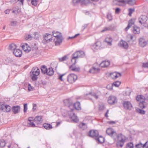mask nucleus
Here are the masks:
<instances>
[{"mask_svg": "<svg viewBox=\"0 0 148 148\" xmlns=\"http://www.w3.org/2000/svg\"><path fill=\"white\" fill-rule=\"evenodd\" d=\"M136 100L139 101V106L142 108H145L147 105V103L145 102V98L143 96L138 95L136 97Z\"/></svg>", "mask_w": 148, "mask_h": 148, "instance_id": "f257e3e1", "label": "nucleus"}, {"mask_svg": "<svg viewBox=\"0 0 148 148\" xmlns=\"http://www.w3.org/2000/svg\"><path fill=\"white\" fill-rule=\"evenodd\" d=\"M116 138L118 139L116 144L117 146L122 147L123 146L125 140V136L121 134L118 135L117 134Z\"/></svg>", "mask_w": 148, "mask_h": 148, "instance_id": "f03ea898", "label": "nucleus"}, {"mask_svg": "<svg viewBox=\"0 0 148 148\" xmlns=\"http://www.w3.org/2000/svg\"><path fill=\"white\" fill-rule=\"evenodd\" d=\"M40 71L37 67L33 68L30 73L31 77L33 80L35 81L37 79V76L39 74Z\"/></svg>", "mask_w": 148, "mask_h": 148, "instance_id": "7ed1b4c3", "label": "nucleus"}, {"mask_svg": "<svg viewBox=\"0 0 148 148\" xmlns=\"http://www.w3.org/2000/svg\"><path fill=\"white\" fill-rule=\"evenodd\" d=\"M117 5L121 6H124L126 4L131 5H133L136 3L135 0H119L118 1Z\"/></svg>", "mask_w": 148, "mask_h": 148, "instance_id": "20e7f679", "label": "nucleus"}, {"mask_svg": "<svg viewBox=\"0 0 148 148\" xmlns=\"http://www.w3.org/2000/svg\"><path fill=\"white\" fill-rule=\"evenodd\" d=\"M77 77L76 75L71 73L68 75L67 77V81L70 84L74 83L77 79Z\"/></svg>", "mask_w": 148, "mask_h": 148, "instance_id": "39448f33", "label": "nucleus"}, {"mask_svg": "<svg viewBox=\"0 0 148 148\" xmlns=\"http://www.w3.org/2000/svg\"><path fill=\"white\" fill-rule=\"evenodd\" d=\"M107 134L111 136L114 140H116L117 134L114 130L111 128H108L106 131Z\"/></svg>", "mask_w": 148, "mask_h": 148, "instance_id": "423d86ee", "label": "nucleus"}, {"mask_svg": "<svg viewBox=\"0 0 148 148\" xmlns=\"http://www.w3.org/2000/svg\"><path fill=\"white\" fill-rule=\"evenodd\" d=\"M108 103L110 105L114 104L117 101L116 98L114 96H110L108 98Z\"/></svg>", "mask_w": 148, "mask_h": 148, "instance_id": "0eeeda50", "label": "nucleus"}, {"mask_svg": "<svg viewBox=\"0 0 148 148\" xmlns=\"http://www.w3.org/2000/svg\"><path fill=\"white\" fill-rule=\"evenodd\" d=\"M43 38L45 42H48L52 40V36L51 34L46 33L44 36Z\"/></svg>", "mask_w": 148, "mask_h": 148, "instance_id": "6e6552de", "label": "nucleus"}, {"mask_svg": "<svg viewBox=\"0 0 148 148\" xmlns=\"http://www.w3.org/2000/svg\"><path fill=\"white\" fill-rule=\"evenodd\" d=\"M118 45L119 47L125 49H127L128 47V45L127 42L122 40L120 41Z\"/></svg>", "mask_w": 148, "mask_h": 148, "instance_id": "1a4fd4ad", "label": "nucleus"}, {"mask_svg": "<svg viewBox=\"0 0 148 148\" xmlns=\"http://www.w3.org/2000/svg\"><path fill=\"white\" fill-rule=\"evenodd\" d=\"M88 135L91 137L97 138L99 135L98 132L96 130H91L89 131Z\"/></svg>", "mask_w": 148, "mask_h": 148, "instance_id": "9d476101", "label": "nucleus"}, {"mask_svg": "<svg viewBox=\"0 0 148 148\" xmlns=\"http://www.w3.org/2000/svg\"><path fill=\"white\" fill-rule=\"evenodd\" d=\"M63 40V38L62 36H59V37L55 38L54 40L56 45H60L62 43Z\"/></svg>", "mask_w": 148, "mask_h": 148, "instance_id": "9b49d317", "label": "nucleus"}, {"mask_svg": "<svg viewBox=\"0 0 148 148\" xmlns=\"http://www.w3.org/2000/svg\"><path fill=\"white\" fill-rule=\"evenodd\" d=\"M121 82L119 81H116L113 82L111 86L108 85L107 86V88L109 89H112V87L114 86L116 87H118L120 85Z\"/></svg>", "mask_w": 148, "mask_h": 148, "instance_id": "f8f14e48", "label": "nucleus"}, {"mask_svg": "<svg viewBox=\"0 0 148 148\" xmlns=\"http://www.w3.org/2000/svg\"><path fill=\"white\" fill-rule=\"evenodd\" d=\"M138 21L141 24H144L147 21V17L145 15H141L138 18Z\"/></svg>", "mask_w": 148, "mask_h": 148, "instance_id": "ddd939ff", "label": "nucleus"}, {"mask_svg": "<svg viewBox=\"0 0 148 148\" xmlns=\"http://www.w3.org/2000/svg\"><path fill=\"white\" fill-rule=\"evenodd\" d=\"M124 108L126 109L130 110L132 108V106L131 103L128 101H124L123 103Z\"/></svg>", "mask_w": 148, "mask_h": 148, "instance_id": "4468645a", "label": "nucleus"}, {"mask_svg": "<svg viewBox=\"0 0 148 148\" xmlns=\"http://www.w3.org/2000/svg\"><path fill=\"white\" fill-rule=\"evenodd\" d=\"M110 62L109 61L105 60L103 61L100 64L99 66L101 68H106L110 65Z\"/></svg>", "mask_w": 148, "mask_h": 148, "instance_id": "2eb2a0df", "label": "nucleus"}, {"mask_svg": "<svg viewBox=\"0 0 148 148\" xmlns=\"http://www.w3.org/2000/svg\"><path fill=\"white\" fill-rule=\"evenodd\" d=\"M1 109L4 112H8L10 110V107L8 105H2Z\"/></svg>", "mask_w": 148, "mask_h": 148, "instance_id": "dca6fc26", "label": "nucleus"}, {"mask_svg": "<svg viewBox=\"0 0 148 148\" xmlns=\"http://www.w3.org/2000/svg\"><path fill=\"white\" fill-rule=\"evenodd\" d=\"M64 102L65 106L69 108L72 107L73 103L72 101L70 99H66L64 101Z\"/></svg>", "mask_w": 148, "mask_h": 148, "instance_id": "f3484780", "label": "nucleus"}, {"mask_svg": "<svg viewBox=\"0 0 148 148\" xmlns=\"http://www.w3.org/2000/svg\"><path fill=\"white\" fill-rule=\"evenodd\" d=\"M21 45V47L23 49L25 52L28 53L30 50V47L27 44H22Z\"/></svg>", "mask_w": 148, "mask_h": 148, "instance_id": "a211bd4d", "label": "nucleus"}, {"mask_svg": "<svg viewBox=\"0 0 148 148\" xmlns=\"http://www.w3.org/2000/svg\"><path fill=\"white\" fill-rule=\"evenodd\" d=\"M121 74L117 72H114L110 74L111 77L113 79H116L121 76Z\"/></svg>", "mask_w": 148, "mask_h": 148, "instance_id": "6ab92c4d", "label": "nucleus"}, {"mask_svg": "<svg viewBox=\"0 0 148 148\" xmlns=\"http://www.w3.org/2000/svg\"><path fill=\"white\" fill-rule=\"evenodd\" d=\"M78 58V54L76 52H75L72 55L71 61L73 62H74L73 64H75L76 63V61L77 59Z\"/></svg>", "mask_w": 148, "mask_h": 148, "instance_id": "aec40b11", "label": "nucleus"}, {"mask_svg": "<svg viewBox=\"0 0 148 148\" xmlns=\"http://www.w3.org/2000/svg\"><path fill=\"white\" fill-rule=\"evenodd\" d=\"M139 44L140 46L142 47H144L147 44V42L145 39L143 38H140L139 40Z\"/></svg>", "mask_w": 148, "mask_h": 148, "instance_id": "412c9836", "label": "nucleus"}, {"mask_svg": "<svg viewBox=\"0 0 148 148\" xmlns=\"http://www.w3.org/2000/svg\"><path fill=\"white\" fill-rule=\"evenodd\" d=\"M70 117L74 123H77L79 119L76 115L74 113L70 114Z\"/></svg>", "mask_w": 148, "mask_h": 148, "instance_id": "4be33fe9", "label": "nucleus"}, {"mask_svg": "<svg viewBox=\"0 0 148 148\" xmlns=\"http://www.w3.org/2000/svg\"><path fill=\"white\" fill-rule=\"evenodd\" d=\"M13 52L14 54L17 57H20L21 56L22 51L19 49H14Z\"/></svg>", "mask_w": 148, "mask_h": 148, "instance_id": "5701e85b", "label": "nucleus"}, {"mask_svg": "<svg viewBox=\"0 0 148 148\" xmlns=\"http://www.w3.org/2000/svg\"><path fill=\"white\" fill-rule=\"evenodd\" d=\"M34 121L38 124L41 123L42 121V116H36L34 119Z\"/></svg>", "mask_w": 148, "mask_h": 148, "instance_id": "b1692460", "label": "nucleus"}, {"mask_svg": "<svg viewBox=\"0 0 148 148\" xmlns=\"http://www.w3.org/2000/svg\"><path fill=\"white\" fill-rule=\"evenodd\" d=\"M99 70L100 69L99 68L93 67L90 69L89 72L92 73H97L98 72Z\"/></svg>", "mask_w": 148, "mask_h": 148, "instance_id": "393cba45", "label": "nucleus"}, {"mask_svg": "<svg viewBox=\"0 0 148 148\" xmlns=\"http://www.w3.org/2000/svg\"><path fill=\"white\" fill-rule=\"evenodd\" d=\"M20 108L19 106H14L12 107V110L14 114H17L18 113L20 110Z\"/></svg>", "mask_w": 148, "mask_h": 148, "instance_id": "a878e982", "label": "nucleus"}, {"mask_svg": "<svg viewBox=\"0 0 148 148\" xmlns=\"http://www.w3.org/2000/svg\"><path fill=\"white\" fill-rule=\"evenodd\" d=\"M101 45V42L98 41L96 42L95 44L93 45L92 47L96 49H98L100 48Z\"/></svg>", "mask_w": 148, "mask_h": 148, "instance_id": "bb28decb", "label": "nucleus"}, {"mask_svg": "<svg viewBox=\"0 0 148 148\" xmlns=\"http://www.w3.org/2000/svg\"><path fill=\"white\" fill-rule=\"evenodd\" d=\"M72 106L74 107L76 110H80L81 109L80 103L79 102H76L74 105H73Z\"/></svg>", "mask_w": 148, "mask_h": 148, "instance_id": "cd10ccee", "label": "nucleus"}, {"mask_svg": "<svg viewBox=\"0 0 148 148\" xmlns=\"http://www.w3.org/2000/svg\"><path fill=\"white\" fill-rule=\"evenodd\" d=\"M43 126L47 130H50L53 128L51 125L47 123L43 124Z\"/></svg>", "mask_w": 148, "mask_h": 148, "instance_id": "c85d7f7f", "label": "nucleus"}, {"mask_svg": "<svg viewBox=\"0 0 148 148\" xmlns=\"http://www.w3.org/2000/svg\"><path fill=\"white\" fill-rule=\"evenodd\" d=\"M54 71L52 68H49L47 69L46 73L47 75L51 76L53 75Z\"/></svg>", "mask_w": 148, "mask_h": 148, "instance_id": "c756f323", "label": "nucleus"}, {"mask_svg": "<svg viewBox=\"0 0 148 148\" xmlns=\"http://www.w3.org/2000/svg\"><path fill=\"white\" fill-rule=\"evenodd\" d=\"M105 41L107 43V44L109 45H111L112 39L111 37H107L105 39Z\"/></svg>", "mask_w": 148, "mask_h": 148, "instance_id": "7c9ffc66", "label": "nucleus"}, {"mask_svg": "<svg viewBox=\"0 0 148 148\" xmlns=\"http://www.w3.org/2000/svg\"><path fill=\"white\" fill-rule=\"evenodd\" d=\"M86 95L88 96V97L90 99H91L90 98V96H92L96 99H97L98 98V96L95 93L93 92L86 94Z\"/></svg>", "mask_w": 148, "mask_h": 148, "instance_id": "2f4dec72", "label": "nucleus"}, {"mask_svg": "<svg viewBox=\"0 0 148 148\" xmlns=\"http://www.w3.org/2000/svg\"><path fill=\"white\" fill-rule=\"evenodd\" d=\"M53 35L55 38L59 37V36H62L61 33L57 31H53Z\"/></svg>", "mask_w": 148, "mask_h": 148, "instance_id": "473e14b6", "label": "nucleus"}, {"mask_svg": "<svg viewBox=\"0 0 148 148\" xmlns=\"http://www.w3.org/2000/svg\"><path fill=\"white\" fill-rule=\"evenodd\" d=\"M78 57L83 58L85 56V53L84 51H76Z\"/></svg>", "mask_w": 148, "mask_h": 148, "instance_id": "72a5a7b5", "label": "nucleus"}, {"mask_svg": "<svg viewBox=\"0 0 148 148\" xmlns=\"http://www.w3.org/2000/svg\"><path fill=\"white\" fill-rule=\"evenodd\" d=\"M140 28L136 26L134 27L133 32L135 34H138L140 33Z\"/></svg>", "mask_w": 148, "mask_h": 148, "instance_id": "f704fd0d", "label": "nucleus"}, {"mask_svg": "<svg viewBox=\"0 0 148 148\" xmlns=\"http://www.w3.org/2000/svg\"><path fill=\"white\" fill-rule=\"evenodd\" d=\"M68 59V56L66 55L62 58H59L58 60L60 62H63L67 60Z\"/></svg>", "mask_w": 148, "mask_h": 148, "instance_id": "c9c22d12", "label": "nucleus"}, {"mask_svg": "<svg viewBox=\"0 0 148 148\" xmlns=\"http://www.w3.org/2000/svg\"><path fill=\"white\" fill-rule=\"evenodd\" d=\"M79 126L83 130H85L87 128L86 125L84 123H81L79 125Z\"/></svg>", "mask_w": 148, "mask_h": 148, "instance_id": "e433bc0d", "label": "nucleus"}, {"mask_svg": "<svg viewBox=\"0 0 148 148\" xmlns=\"http://www.w3.org/2000/svg\"><path fill=\"white\" fill-rule=\"evenodd\" d=\"M41 69L42 72L44 74H45L47 73V69L45 66H43L41 67Z\"/></svg>", "mask_w": 148, "mask_h": 148, "instance_id": "4c0bfd02", "label": "nucleus"}, {"mask_svg": "<svg viewBox=\"0 0 148 148\" xmlns=\"http://www.w3.org/2000/svg\"><path fill=\"white\" fill-rule=\"evenodd\" d=\"M9 49L10 50L14 51V49H16V45L14 43H12L9 46Z\"/></svg>", "mask_w": 148, "mask_h": 148, "instance_id": "58836bf2", "label": "nucleus"}, {"mask_svg": "<svg viewBox=\"0 0 148 148\" xmlns=\"http://www.w3.org/2000/svg\"><path fill=\"white\" fill-rule=\"evenodd\" d=\"M96 140L100 143H102L104 142V138L101 136L96 138Z\"/></svg>", "mask_w": 148, "mask_h": 148, "instance_id": "ea45409f", "label": "nucleus"}, {"mask_svg": "<svg viewBox=\"0 0 148 148\" xmlns=\"http://www.w3.org/2000/svg\"><path fill=\"white\" fill-rule=\"evenodd\" d=\"M5 144V141L3 139H1L0 140V147H3Z\"/></svg>", "mask_w": 148, "mask_h": 148, "instance_id": "a19ab883", "label": "nucleus"}, {"mask_svg": "<svg viewBox=\"0 0 148 148\" xmlns=\"http://www.w3.org/2000/svg\"><path fill=\"white\" fill-rule=\"evenodd\" d=\"M70 69L73 71H79L80 70V68L79 67H73L72 66H70Z\"/></svg>", "mask_w": 148, "mask_h": 148, "instance_id": "79ce46f5", "label": "nucleus"}, {"mask_svg": "<svg viewBox=\"0 0 148 148\" xmlns=\"http://www.w3.org/2000/svg\"><path fill=\"white\" fill-rule=\"evenodd\" d=\"M136 110L137 112L142 114H145V111L144 110L139 108L137 109Z\"/></svg>", "mask_w": 148, "mask_h": 148, "instance_id": "37998d69", "label": "nucleus"}, {"mask_svg": "<svg viewBox=\"0 0 148 148\" xmlns=\"http://www.w3.org/2000/svg\"><path fill=\"white\" fill-rule=\"evenodd\" d=\"M109 31H112L114 29L115 27L113 25H111L107 27Z\"/></svg>", "mask_w": 148, "mask_h": 148, "instance_id": "c03bdc74", "label": "nucleus"}, {"mask_svg": "<svg viewBox=\"0 0 148 148\" xmlns=\"http://www.w3.org/2000/svg\"><path fill=\"white\" fill-rule=\"evenodd\" d=\"M135 20L134 19H131L128 22V25H129L130 26H132V25L134 24Z\"/></svg>", "mask_w": 148, "mask_h": 148, "instance_id": "a18cd8bd", "label": "nucleus"}, {"mask_svg": "<svg viewBox=\"0 0 148 148\" xmlns=\"http://www.w3.org/2000/svg\"><path fill=\"white\" fill-rule=\"evenodd\" d=\"M27 103H25L23 105V112L24 113H26L27 110Z\"/></svg>", "mask_w": 148, "mask_h": 148, "instance_id": "49530a36", "label": "nucleus"}, {"mask_svg": "<svg viewBox=\"0 0 148 148\" xmlns=\"http://www.w3.org/2000/svg\"><path fill=\"white\" fill-rule=\"evenodd\" d=\"M65 74V73L62 75L59 74L58 76V79L61 81H64V78H63V77Z\"/></svg>", "mask_w": 148, "mask_h": 148, "instance_id": "de8ad7c7", "label": "nucleus"}, {"mask_svg": "<svg viewBox=\"0 0 148 148\" xmlns=\"http://www.w3.org/2000/svg\"><path fill=\"white\" fill-rule=\"evenodd\" d=\"M126 148H133V144L132 143H128L127 145Z\"/></svg>", "mask_w": 148, "mask_h": 148, "instance_id": "09e8293b", "label": "nucleus"}, {"mask_svg": "<svg viewBox=\"0 0 148 148\" xmlns=\"http://www.w3.org/2000/svg\"><path fill=\"white\" fill-rule=\"evenodd\" d=\"M129 11V15L130 16H131L132 15V14L133 13V12H134L135 11V10L134 9L132 8H129L128 10Z\"/></svg>", "mask_w": 148, "mask_h": 148, "instance_id": "8fccbe9b", "label": "nucleus"}, {"mask_svg": "<svg viewBox=\"0 0 148 148\" xmlns=\"http://www.w3.org/2000/svg\"><path fill=\"white\" fill-rule=\"evenodd\" d=\"M136 148H143L144 147V145H143L142 144H138L136 145Z\"/></svg>", "mask_w": 148, "mask_h": 148, "instance_id": "3c124183", "label": "nucleus"}, {"mask_svg": "<svg viewBox=\"0 0 148 148\" xmlns=\"http://www.w3.org/2000/svg\"><path fill=\"white\" fill-rule=\"evenodd\" d=\"M107 18L109 21H110L112 19V16L111 14L108 13L107 15Z\"/></svg>", "mask_w": 148, "mask_h": 148, "instance_id": "603ef678", "label": "nucleus"}, {"mask_svg": "<svg viewBox=\"0 0 148 148\" xmlns=\"http://www.w3.org/2000/svg\"><path fill=\"white\" fill-rule=\"evenodd\" d=\"M81 0H73V3L74 5H76L77 4L80 2Z\"/></svg>", "mask_w": 148, "mask_h": 148, "instance_id": "864d4df0", "label": "nucleus"}, {"mask_svg": "<svg viewBox=\"0 0 148 148\" xmlns=\"http://www.w3.org/2000/svg\"><path fill=\"white\" fill-rule=\"evenodd\" d=\"M142 67L143 68H148V62L143 63Z\"/></svg>", "mask_w": 148, "mask_h": 148, "instance_id": "5fc2aeb1", "label": "nucleus"}, {"mask_svg": "<svg viewBox=\"0 0 148 148\" xmlns=\"http://www.w3.org/2000/svg\"><path fill=\"white\" fill-rule=\"evenodd\" d=\"M32 38V37L30 35H26L25 36L26 40H31Z\"/></svg>", "mask_w": 148, "mask_h": 148, "instance_id": "6e6d98bb", "label": "nucleus"}, {"mask_svg": "<svg viewBox=\"0 0 148 148\" xmlns=\"http://www.w3.org/2000/svg\"><path fill=\"white\" fill-rule=\"evenodd\" d=\"M28 124L31 125L32 127H36L34 123L33 122H32V121H30L28 123Z\"/></svg>", "mask_w": 148, "mask_h": 148, "instance_id": "4d7b16f0", "label": "nucleus"}, {"mask_svg": "<svg viewBox=\"0 0 148 148\" xmlns=\"http://www.w3.org/2000/svg\"><path fill=\"white\" fill-rule=\"evenodd\" d=\"M90 2V1L88 0H84L82 1V3L85 5H86Z\"/></svg>", "mask_w": 148, "mask_h": 148, "instance_id": "13d9d810", "label": "nucleus"}, {"mask_svg": "<svg viewBox=\"0 0 148 148\" xmlns=\"http://www.w3.org/2000/svg\"><path fill=\"white\" fill-rule=\"evenodd\" d=\"M34 88L32 87L30 84H28V90L29 91L33 90Z\"/></svg>", "mask_w": 148, "mask_h": 148, "instance_id": "bf43d9fd", "label": "nucleus"}, {"mask_svg": "<svg viewBox=\"0 0 148 148\" xmlns=\"http://www.w3.org/2000/svg\"><path fill=\"white\" fill-rule=\"evenodd\" d=\"M105 108L103 104H101L99 106V109L100 110H102Z\"/></svg>", "mask_w": 148, "mask_h": 148, "instance_id": "052dcab7", "label": "nucleus"}, {"mask_svg": "<svg viewBox=\"0 0 148 148\" xmlns=\"http://www.w3.org/2000/svg\"><path fill=\"white\" fill-rule=\"evenodd\" d=\"M16 22L15 21H12L11 23V25L12 26H15L16 25Z\"/></svg>", "mask_w": 148, "mask_h": 148, "instance_id": "680f3d73", "label": "nucleus"}, {"mask_svg": "<svg viewBox=\"0 0 148 148\" xmlns=\"http://www.w3.org/2000/svg\"><path fill=\"white\" fill-rule=\"evenodd\" d=\"M32 110L33 111H34L37 108V105L36 104H34L33 106Z\"/></svg>", "mask_w": 148, "mask_h": 148, "instance_id": "e2e57ef3", "label": "nucleus"}, {"mask_svg": "<svg viewBox=\"0 0 148 148\" xmlns=\"http://www.w3.org/2000/svg\"><path fill=\"white\" fill-rule=\"evenodd\" d=\"M107 31H109L107 27H106L104 28L101 31V32H103Z\"/></svg>", "mask_w": 148, "mask_h": 148, "instance_id": "0e129e2a", "label": "nucleus"}, {"mask_svg": "<svg viewBox=\"0 0 148 148\" xmlns=\"http://www.w3.org/2000/svg\"><path fill=\"white\" fill-rule=\"evenodd\" d=\"M120 9L119 8H117L115 10V13H119L120 11Z\"/></svg>", "mask_w": 148, "mask_h": 148, "instance_id": "69168bd1", "label": "nucleus"}, {"mask_svg": "<svg viewBox=\"0 0 148 148\" xmlns=\"http://www.w3.org/2000/svg\"><path fill=\"white\" fill-rule=\"evenodd\" d=\"M34 118L32 117H29L28 119V121L29 122L34 121Z\"/></svg>", "mask_w": 148, "mask_h": 148, "instance_id": "338daca9", "label": "nucleus"}, {"mask_svg": "<svg viewBox=\"0 0 148 148\" xmlns=\"http://www.w3.org/2000/svg\"><path fill=\"white\" fill-rule=\"evenodd\" d=\"M145 147L146 148H148V141L144 145Z\"/></svg>", "mask_w": 148, "mask_h": 148, "instance_id": "774afa93", "label": "nucleus"}]
</instances>
